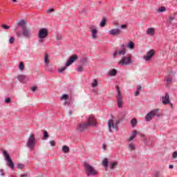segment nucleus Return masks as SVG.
I'll return each instance as SVG.
<instances>
[{
	"label": "nucleus",
	"mask_w": 177,
	"mask_h": 177,
	"mask_svg": "<svg viewBox=\"0 0 177 177\" xmlns=\"http://www.w3.org/2000/svg\"><path fill=\"white\" fill-rule=\"evenodd\" d=\"M89 127H97V123L96 122V120L93 115H88L87 118V122L78 124L77 130L79 132H84V131L89 128Z\"/></svg>",
	"instance_id": "f257e3e1"
},
{
	"label": "nucleus",
	"mask_w": 177,
	"mask_h": 177,
	"mask_svg": "<svg viewBox=\"0 0 177 177\" xmlns=\"http://www.w3.org/2000/svg\"><path fill=\"white\" fill-rule=\"evenodd\" d=\"M84 167L87 176H96V175H97V171H96L95 167L92 165L84 163Z\"/></svg>",
	"instance_id": "f03ea898"
},
{
	"label": "nucleus",
	"mask_w": 177,
	"mask_h": 177,
	"mask_svg": "<svg viewBox=\"0 0 177 177\" xmlns=\"http://www.w3.org/2000/svg\"><path fill=\"white\" fill-rule=\"evenodd\" d=\"M37 140H35V136L34 134H30L26 141V147L32 150L33 147H35Z\"/></svg>",
	"instance_id": "7ed1b4c3"
},
{
	"label": "nucleus",
	"mask_w": 177,
	"mask_h": 177,
	"mask_svg": "<svg viewBox=\"0 0 177 177\" xmlns=\"http://www.w3.org/2000/svg\"><path fill=\"white\" fill-rule=\"evenodd\" d=\"M48 35V29L45 28H40L38 32L39 42L40 43L44 42V39H45V38H46Z\"/></svg>",
	"instance_id": "20e7f679"
},
{
	"label": "nucleus",
	"mask_w": 177,
	"mask_h": 177,
	"mask_svg": "<svg viewBox=\"0 0 177 177\" xmlns=\"http://www.w3.org/2000/svg\"><path fill=\"white\" fill-rule=\"evenodd\" d=\"M3 154L5 157V160L7 161V165L10 169H15V163H13V160L10 158V155L8 153V151H3Z\"/></svg>",
	"instance_id": "39448f33"
},
{
	"label": "nucleus",
	"mask_w": 177,
	"mask_h": 177,
	"mask_svg": "<svg viewBox=\"0 0 177 177\" xmlns=\"http://www.w3.org/2000/svg\"><path fill=\"white\" fill-rule=\"evenodd\" d=\"M118 64L120 66H129V64H132V58L131 57L123 56Z\"/></svg>",
	"instance_id": "423d86ee"
},
{
	"label": "nucleus",
	"mask_w": 177,
	"mask_h": 177,
	"mask_svg": "<svg viewBox=\"0 0 177 177\" xmlns=\"http://www.w3.org/2000/svg\"><path fill=\"white\" fill-rule=\"evenodd\" d=\"M159 109H156L154 110L151 111L146 116L145 120L146 121H151L153 117L157 115L158 118H160V114H158Z\"/></svg>",
	"instance_id": "0eeeda50"
},
{
	"label": "nucleus",
	"mask_w": 177,
	"mask_h": 177,
	"mask_svg": "<svg viewBox=\"0 0 177 177\" xmlns=\"http://www.w3.org/2000/svg\"><path fill=\"white\" fill-rule=\"evenodd\" d=\"M89 31L91 33V38H93V39H96V38H97V27L91 24L89 27Z\"/></svg>",
	"instance_id": "6e6552de"
},
{
	"label": "nucleus",
	"mask_w": 177,
	"mask_h": 177,
	"mask_svg": "<svg viewBox=\"0 0 177 177\" xmlns=\"http://www.w3.org/2000/svg\"><path fill=\"white\" fill-rule=\"evenodd\" d=\"M116 91L118 93V106L119 109L122 108V95H121V91H120V86H115Z\"/></svg>",
	"instance_id": "1a4fd4ad"
},
{
	"label": "nucleus",
	"mask_w": 177,
	"mask_h": 177,
	"mask_svg": "<svg viewBox=\"0 0 177 177\" xmlns=\"http://www.w3.org/2000/svg\"><path fill=\"white\" fill-rule=\"evenodd\" d=\"M21 34L25 38H30L31 37V30L28 28L23 26Z\"/></svg>",
	"instance_id": "9d476101"
},
{
	"label": "nucleus",
	"mask_w": 177,
	"mask_h": 177,
	"mask_svg": "<svg viewBox=\"0 0 177 177\" xmlns=\"http://www.w3.org/2000/svg\"><path fill=\"white\" fill-rule=\"evenodd\" d=\"M153 56H154V50L152 49L147 53V55L144 56V59L146 62H149V60H151Z\"/></svg>",
	"instance_id": "9b49d317"
},
{
	"label": "nucleus",
	"mask_w": 177,
	"mask_h": 177,
	"mask_svg": "<svg viewBox=\"0 0 177 177\" xmlns=\"http://www.w3.org/2000/svg\"><path fill=\"white\" fill-rule=\"evenodd\" d=\"M75 60H78V56L77 55H73L66 62V66H71V64L75 62Z\"/></svg>",
	"instance_id": "f8f14e48"
},
{
	"label": "nucleus",
	"mask_w": 177,
	"mask_h": 177,
	"mask_svg": "<svg viewBox=\"0 0 177 177\" xmlns=\"http://www.w3.org/2000/svg\"><path fill=\"white\" fill-rule=\"evenodd\" d=\"M17 80L18 81H20L22 84H26L27 81H28L29 78L28 76L25 75H19L17 76Z\"/></svg>",
	"instance_id": "ddd939ff"
},
{
	"label": "nucleus",
	"mask_w": 177,
	"mask_h": 177,
	"mask_svg": "<svg viewBox=\"0 0 177 177\" xmlns=\"http://www.w3.org/2000/svg\"><path fill=\"white\" fill-rule=\"evenodd\" d=\"M108 127L109 132H113L112 129H115L117 128V124H114V120H113V119H110L108 121Z\"/></svg>",
	"instance_id": "4468645a"
},
{
	"label": "nucleus",
	"mask_w": 177,
	"mask_h": 177,
	"mask_svg": "<svg viewBox=\"0 0 177 177\" xmlns=\"http://www.w3.org/2000/svg\"><path fill=\"white\" fill-rule=\"evenodd\" d=\"M162 102L163 104H169V103H171L169 94L168 93H165V96L162 97Z\"/></svg>",
	"instance_id": "2eb2a0df"
},
{
	"label": "nucleus",
	"mask_w": 177,
	"mask_h": 177,
	"mask_svg": "<svg viewBox=\"0 0 177 177\" xmlns=\"http://www.w3.org/2000/svg\"><path fill=\"white\" fill-rule=\"evenodd\" d=\"M109 34L110 35H113V37L115 35H120L121 34V29L120 28H113L109 31Z\"/></svg>",
	"instance_id": "dca6fc26"
},
{
	"label": "nucleus",
	"mask_w": 177,
	"mask_h": 177,
	"mask_svg": "<svg viewBox=\"0 0 177 177\" xmlns=\"http://www.w3.org/2000/svg\"><path fill=\"white\" fill-rule=\"evenodd\" d=\"M118 55L124 56L127 53V48H125V44L120 45V50L118 51Z\"/></svg>",
	"instance_id": "f3484780"
},
{
	"label": "nucleus",
	"mask_w": 177,
	"mask_h": 177,
	"mask_svg": "<svg viewBox=\"0 0 177 177\" xmlns=\"http://www.w3.org/2000/svg\"><path fill=\"white\" fill-rule=\"evenodd\" d=\"M147 35H150L151 37H154V34L156 32V28H149L147 31Z\"/></svg>",
	"instance_id": "a211bd4d"
},
{
	"label": "nucleus",
	"mask_w": 177,
	"mask_h": 177,
	"mask_svg": "<svg viewBox=\"0 0 177 177\" xmlns=\"http://www.w3.org/2000/svg\"><path fill=\"white\" fill-rule=\"evenodd\" d=\"M127 48H128V49H130L131 50H133V49H135V43H133V41H129L127 44Z\"/></svg>",
	"instance_id": "6ab92c4d"
},
{
	"label": "nucleus",
	"mask_w": 177,
	"mask_h": 177,
	"mask_svg": "<svg viewBox=\"0 0 177 177\" xmlns=\"http://www.w3.org/2000/svg\"><path fill=\"white\" fill-rule=\"evenodd\" d=\"M136 135H138V131L134 130L131 134V136L128 139V141L131 142V140H133L135 139Z\"/></svg>",
	"instance_id": "aec40b11"
},
{
	"label": "nucleus",
	"mask_w": 177,
	"mask_h": 177,
	"mask_svg": "<svg viewBox=\"0 0 177 177\" xmlns=\"http://www.w3.org/2000/svg\"><path fill=\"white\" fill-rule=\"evenodd\" d=\"M108 75L110 76V77H114L115 75H117V70L115 69H112L111 71H109L108 72Z\"/></svg>",
	"instance_id": "412c9836"
},
{
	"label": "nucleus",
	"mask_w": 177,
	"mask_h": 177,
	"mask_svg": "<svg viewBox=\"0 0 177 177\" xmlns=\"http://www.w3.org/2000/svg\"><path fill=\"white\" fill-rule=\"evenodd\" d=\"M117 165H118V162H111L109 164V168L110 169H114Z\"/></svg>",
	"instance_id": "4be33fe9"
},
{
	"label": "nucleus",
	"mask_w": 177,
	"mask_h": 177,
	"mask_svg": "<svg viewBox=\"0 0 177 177\" xmlns=\"http://www.w3.org/2000/svg\"><path fill=\"white\" fill-rule=\"evenodd\" d=\"M44 63H45V67H48V64H49V56L48 54H46L44 55Z\"/></svg>",
	"instance_id": "5701e85b"
},
{
	"label": "nucleus",
	"mask_w": 177,
	"mask_h": 177,
	"mask_svg": "<svg viewBox=\"0 0 177 177\" xmlns=\"http://www.w3.org/2000/svg\"><path fill=\"white\" fill-rule=\"evenodd\" d=\"M102 165L107 169V167H109V159H107V158H104L102 160Z\"/></svg>",
	"instance_id": "b1692460"
},
{
	"label": "nucleus",
	"mask_w": 177,
	"mask_h": 177,
	"mask_svg": "<svg viewBox=\"0 0 177 177\" xmlns=\"http://www.w3.org/2000/svg\"><path fill=\"white\" fill-rule=\"evenodd\" d=\"M62 151L63 153H69L70 152V148L68 147V146H66V145H64L63 147H62Z\"/></svg>",
	"instance_id": "393cba45"
},
{
	"label": "nucleus",
	"mask_w": 177,
	"mask_h": 177,
	"mask_svg": "<svg viewBox=\"0 0 177 177\" xmlns=\"http://www.w3.org/2000/svg\"><path fill=\"white\" fill-rule=\"evenodd\" d=\"M17 24L19 26H20V27H22V29H23V27H26L25 25H26V21L23 19L21 20H19L18 22H17Z\"/></svg>",
	"instance_id": "a878e982"
},
{
	"label": "nucleus",
	"mask_w": 177,
	"mask_h": 177,
	"mask_svg": "<svg viewBox=\"0 0 177 177\" xmlns=\"http://www.w3.org/2000/svg\"><path fill=\"white\" fill-rule=\"evenodd\" d=\"M130 124H131V127L133 128H135V126L138 124V120L136 119L133 118L131 120Z\"/></svg>",
	"instance_id": "bb28decb"
},
{
	"label": "nucleus",
	"mask_w": 177,
	"mask_h": 177,
	"mask_svg": "<svg viewBox=\"0 0 177 177\" xmlns=\"http://www.w3.org/2000/svg\"><path fill=\"white\" fill-rule=\"evenodd\" d=\"M67 67H68V65H67V64L66 63V64L64 66L58 69V73H63V71H64V70H66Z\"/></svg>",
	"instance_id": "cd10ccee"
},
{
	"label": "nucleus",
	"mask_w": 177,
	"mask_h": 177,
	"mask_svg": "<svg viewBox=\"0 0 177 177\" xmlns=\"http://www.w3.org/2000/svg\"><path fill=\"white\" fill-rule=\"evenodd\" d=\"M80 62L82 64H86V63H88V58L85 57H82L80 59Z\"/></svg>",
	"instance_id": "c85d7f7f"
},
{
	"label": "nucleus",
	"mask_w": 177,
	"mask_h": 177,
	"mask_svg": "<svg viewBox=\"0 0 177 177\" xmlns=\"http://www.w3.org/2000/svg\"><path fill=\"white\" fill-rule=\"evenodd\" d=\"M92 88H96L97 86V80L94 79L92 84H91Z\"/></svg>",
	"instance_id": "c756f323"
},
{
	"label": "nucleus",
	"mask_w": 177,
	"mask_h": 177,
	"mask_svg": "<svg viewBox=\"0 0 177 177\" xmlns=\"http://www.w3.org/2000/svg\"><path fill=\"white\" fill-rule=\"evenodd\" d=\"M166 10H167V8H165V7H164V6H162L158 8V12L159 13H163V12H165Z\"/></svg>",
	"instance_id": "7c9ffc66"
},
{
	"label": "nucleus",
	"mask_w": 177,
	"mask_h": 177,
	"mask_svg": "<svg viewBox=\"0 0 177 177\" xmlns=\"http://www.w3.org/2000/svg\"><path fill=\"white\" fill-rule=\"evenodd\" d=\"M76 71L78 73H82V71H84V67L82 66V65H80L79 66H77V68H76Z\"/></svg>",
	"instance_id": "2f4dec72"
},
{
	"label": "nucleus",
	"mask_w": 177,
	"mask_h": 177,
	"mask_svg": "<svg viewBox=\"0 0 177 177\" xmlns=\"http://www.w3.org/2000/svg\"><path fill=\"white\" fill-rule=\"evenodd\" d=\"M100 27H104L106 26V18H103L100 24Z\"/></svg>",
	"instance_id": "473e14b6"
},
{
	"label": "nucleus",
	"mask_w": 177,
	"mask_h": 177,
	"mask_svg": "<svg viewBox=\"0 0 177 177\" xmlns=\"http://www.w3.org/2000/svg\"><path fill=\"white\" fill-rule=\"evenodd\" d=\"M64 104V106H71V100H66Z\"/></svg>",
	"instance_id": "72a5a7b5"
},
{
	"label": "nucleus",
	"mask_w": 177,
	"mask_h": 177,
	"mask_svg": "<svg viewBox=\"0 0 177 177\" xmlns=\"http://www.w3.org/2000/svg\"><path fill=\"white\" fill-rule=\"evenodd\" d=\"M129 150H135L136 147L133 145V143H130L129 145L128 146Z\"/></svg>",
	"instance_id": "f704fd0d"
},
{
	"label": "nucleus",
	"mask_w": 177,
	"mask_h": 177,
	"mask_svg": "<svg viewBox=\"0 0 177 177\" xmlns=\"http://www.w3.org/2000/svg\"><path fill=\"white\" fill-rule=\"evenodd\" d=\"M19 70H21V71H24V64L23 62L19 63Z\"/></svg>",
	"instance_id": "c9c22d12"
},
{
	"label": "nucleus",
	"mask_w": 177,
	"mask_h": 177,
	"mask_svg": "<svg viewBox=\"0 0 177 177\" xmlns=\"http://www.w3.org/2000/svg\"><path fill=\"white\" fill-rule=\"evenodd\" d=\"M61 100H68V95H67V94H64V95L61 97Z\"/></svg>",
	"instance_id": "e433bc0d"
},
{
	"label": "nucleus",
	"mask_w": 177,
	"mask_h": 177,
	"mask_svg": "<svg viewBox=\"0 0 177 177\" xmlns=\"http://www.w3.org/2000/svg\"><path fill=\"white\" fill-rule=\"evenodd\" d=\"M174 20H175V17H174V16L169 17V23H170V24H171V23H172V21H174Z\"/></svg>",
	"instance_id": "4c0bfd02"
},
{
	"label": "nucleus",
	"mask_w": 177,
	"mask_h": 177,
	"mask_svg": "<svg viewBox=\"0 0 177 177\" xmlns=\"http://www.w3.org/2000/svg\"><path fill=\"white\" fill-rule=\"evenodd\" d=\"M44 139H48V138H49V134L48 133V131L44 132Z\"/></svg>",
	"instance_id": "58836bf2"
},
{
	"label": "nucleus",
	"mask_w": 177,
	"mask_h": 177,
	"mask_svg": "<svg viewBox=\"0 0 177 177\" xmlns=\"http://www.w3.org/2000/svg\"><path fill=\"white\" fill-rule=\"evenodd\" d=\"M166 85H169V84H171L172 82V79H166Z\"/></svg>",
	"instance_id": "ea45409f"
},
{
	"label": "nucleus",
	"mask_w": 177,
	"mask_h": 177,
	"mask_svg": "<svg viewBox=\"0 0 177 177\" xmlns=\"http://www.w3.org/2000/svg\"><path fill=\"white\" fill-rule=\"evenodd\" d=\"M17 168H19V169H23L24 168V164H18L17 165Z\"/></svg>",
	"instance_id": "a19ab883"
},
{
	"label": "nucleus",
	"mask_w": 177,
	"mask_h": 177,
	"mask_svg": "<svg viewBox=\"0 0 177 177\" xmlns=\"http://www.w3.org/2000/svg\"><path fill=\"white\" fill-rule=\"evenodd\" d=\"M127 28H128V26H127L126 24H122L120 26V28L122 30H127Z\"/></svg>",
	"instance_id": "79ce46f5"
},
{
	"label": "nucleus",
	"mask_w": 177,
	"mask_h": 177,
	"mask_svg": "<svg viewBox=\"0 0 177 177\" xmlns=\"http://www.w3.org/2000/svg\"><path fill=\"white\" fill-rule=\"evenodd\" d=\"M15 42V37H11L9 39V44H13Z\"/></svg>",
	"instance_id": "37998d69"
},
{
	"label": "nucleus",
	"mask_w": 177,
	"mask_h": 177,
	"mask_svg": "<svg viewBox=\"0 0 177 177\" xmlns=\"http://www.w3.org/2000/svg\"><path fill=\"white\" fill-rule=\"evenodd\" d=\"M1 27L4 28V30H9L10 28V26L7 25H2Z\"/></svg>",
	"instance_id": "c03bdc74"
},
{
	"label": "nucleus",
	"mask_w": 177,
	"mask_h": 177,
	"mask_svg": "<svg viewBox=\"0 0 177 177\" xmlns=\"http://www.w3.org/2000/svg\"><path fill=\"white\" fill-rule=\"evenodd\" d=\"M177 158V151H174L172 154V158Z\"/></svg>",
	"instance_id": "a18cd8bd"
},
{
	"label": "nucleus",
	"mask_w": 177,
	"mask_h": 177,
	"mask_svg": "<svg viewBox=\"0 0 177 177\" xmlns=\"http://www.w3.org/2000/svg\"><path fill=\"white\" fill-rule=\"evenodd\" d=\"M50 145L53 147L55 146V140L50 141Z\"/></svg>",
	"instance_id": "49530a36"
},
{
	"label": "nucleus",
	"mask_w": 177,
	"mask_h": 177,
	"mask_svg": "<svg viewBox=\"0 0 177 177\" xmlns=\"http://www.w3.org/2000/svg\"><path fill=\"white\" fill-rule=\"evenodd\" d=\"M10 102H11L10 98H6V99L5 100V102H6V103H10Z\"/></svg>",
	"instance_id": "de8ad7c7"
},
{
	"label": "nucleus",
	"mask_w": 177,
	"mask_h": 177,
	"mask_svg": "<svg viewBox=\"0 0 177 177\" xmlns=\"http://www.w3.org/2000/svg\"><path fill=\"white\" fill-rule=\"evenodd\" d=\"M53 8H50L48 10H47V13H52V12H53Z\"/></svg>",
	"instance_id": "09e8293b"
},
{
	"label": "nucleus",
	"mask_w": 177,
	"mask_h": 177,
	"mask_svg": "<svg viewBox=\"0 0 177 177\" xmlns=\"http://www.w3.org/2000/svg\"><path fill=\"white\" fill-rule=\"evenodd\" d=\"M16 35H17V37H18V38H19V37H21L22 34L20 33V32H16Z\"/></svg>",
	"instance_id": "8fccbe9b"
},
{
	"label": "nucleus",
	"mask_w": 177,
	"mask_h": 177,
	"mask_svg": "<svg viewBox=\"0 0 177 177\" xmlns=\"http://www.w3.org/2000/svg\"><path fill=\"white\" fill-rule=\"evenodd\" d=\"M141 89H142V86H140V85L138 86V87H137V91H140Z\"/></svg>",
	"instance_id": "3c124183"
},
{
	"label": "nucleus",
	"mask_w": 177,
	"mask_h": 177,
	"mask_svg": "<svg viewBox=\"0 0 177 177\" xmlns=\"http://www.w3.org/2000/svg\"><path fill=\"white\" fill-rule=\"evenodd\" d=\"M0 172H1V176H3V175H4V174H3V169H1L0 170Z\"/></svg>",
	"instance_id": "603ef678"
},
{
	"label": "nucleus",
	"mask_w": 177,
	"mask_h": 177,
	"mask_svg": "<svg viewBox=\"0 0 177 177\" xmlns=\"http://www.w3.org/2000/svg\"><path fill=\"white\" fill-rule=\"evenodd\" d=\"M113 57H117V51H115L113 55Z\"/></svg>",
	"instance_id": "864d4df0"
},
{
	"label": "nucleus",
	"mask_w": 177,
	"mask_h": 177,
	"mask_svg": "<svg viewBox=\"0 0 177 177\" xmlns=\"http://www.w3.org/2000/svg\"><path fill=\"white\" fill-rule=\"evenodd\" d=\"M57 39L58 41H59V39H62V36H61V35H58V36L57 37Z\"/></svg>",
	"instance_id": "5fc2aeb1"
},
{
	"label": "nucleus",
	"mask_w": 177,
	"mask_h": 177,
	"mask_svg": "<svg viewBox=\"0 0 177 177\" xmlns=\"http://www.w3.org/2000/svg\"><path fill=\"white\" fill-rule=\"evenodd\" d=\"M139 95V91H136L135 92V96H138Z\"/></svg>",
	"instance_id": "6e6d98bb"
},
{
	"label": "nucleus",
	"mask_w": 177,
	"mask_h": 177,
	"mask_svg": "<svg viewBox=\"0 0 177 177\" xmlns=\"http://www.w3.org/2000/svg\"><path fill=\"white\" fill-rule=\"evenodd\" d=\"M32 92H35V91H37V87H32Z\"/></svg>",
	"instance_id": "4d7b16f0"
},
{
	"label": "nucleus",
	"mask_w": 177,
	"mask_h": 177,
	"mask_svg": "<svg viewBox=\"0 0 177 177\" xmlns=\"http://www.w3.org/2000/svg\"><path fill=\"white\" fill-rule=\"evenodd\" d=\"M21 177H27V174H21Z\"/></svg>",
	"instance_id": "13d9d810"
},
{
	"label": "nucleus",
	"mask_w": 177,
	"mask_h": 177,
	"mask_svg": "<svg viewBox=\"0 0 177 177\" xmlns=\"http://www.w3.org/2000/svg\"><path fill=\"white\" fill-rule=\"evenodd\" d=\"M169 167L170 168V169H172V168H174V165H170L169 166Z\"/></svg>",
	"instance_id": "bf43d9fd"
},
{
	"label": "nucleus",
	"mask_w": 177,
	"mask_h": 177,
	"mask_svg": "<svg viewBox=\"0 0 177 177\" xmlns=\"http://www.w3.org/2000/svg\"><path fill=\"white\" fill-rule=\"evenodd\" d=\"M102 147H103L104 150H106V145L104 144L102 145Z\"/></svg>",
	"instance_id": "052dcab7"
},
{
	"label": "nucleus",
	"mask_w": 177,
	"mask_h": 177,
	"mask_svg": "<svg viewBox=\"0 0 177 177\" xmlns=\"http://www.w3.org/2000/svg\"><path fill=\"white\" fill-rule=\"evenodd\" d=\"M118 124H120V120L116 121V125H118Z\"/></svg>",
	"instance_id": "680f3d73"
},
{
	"label": "nucleus",
	"mask_w": 177,
	"mask_h": 177,
	"mask_svg": "<svg viewBox=\"0 0 177 177\" xmlns=\"http://www.w3.org/2000/svg\"><path fill=\"white\" fill-rule=\"evenodd\" d=\"M68 114H69V115H71V114H73V113L71 112V111H70L68 112Z\"/></svg>",
	"instance_id": "e2e57ef3"
},
{
	"label": "nucleus",
	"mask_w": 177,
	"mask_h": 177,
	"mask_svg": "<svg viewBox=\"0 0 177 177\" xmlns=\"http://www.w3.org/2000/svg\"><path fill=\"white\" fill-rule=\"evenodd\" d=\"M12 2H17V0H12Z\"/></svg>",
	"instance_id": "0e129e2a"
},
{
	"label": "nucleus",
	"mask_w": 177,
	"mask_h": 177,
	"mask_svg": "<svg viewBox=\"0 0 177 177\" xmlns=\"http://www.w3.org/2000/svg\"><path fill=\"white\" fill-rule=\"evenodd\" d=\"M47 70H48V71H52V68L47 69Z\"/></svg>",
	"instance_id": "69168bd1"
},
{
	"label": "nucleus",
	"mask_w": 177,
	"mask_h": 177,
	"mask_svg": "<svg viewBox=\"0 0 177 177\" xmlns=\"http://www.w3.org/2000/svg\"><path fill=\"white\" fill-rule=\"evenodd\" d=\"M99 3L101 4V3H102V1H99Z\"/></svg>",
	"instance_id": "338daca9"
},
{
	"label": "nucleus",
	"mask_w": 177,
	"mask_h": 177,
	"mask_svg": "<svg viewBox=\"0 0 177 177\" xmlns=\"http://www.w3.org/2000/svg\"><path fill=\"white\" fill-rule=\"evenodd\" d=\"M10 177H15V176H10Z\"/></svg>",
	"instance_id": "774afa93"
}]
</instances>
